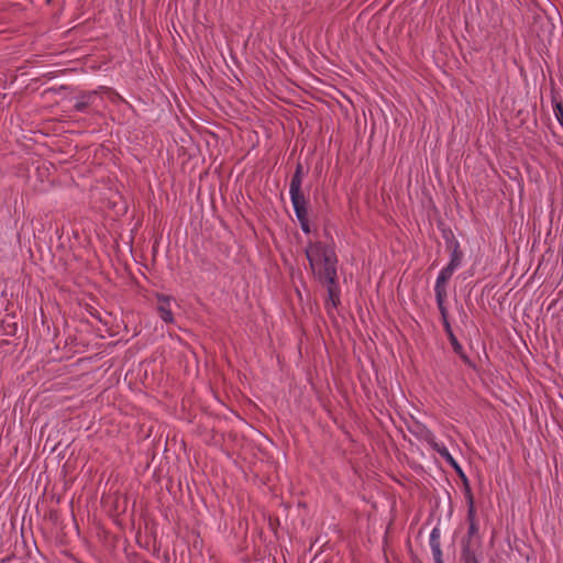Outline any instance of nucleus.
<instances>
[{"label":"nucleus","mask_w":563,"mask_h":563,"mask_svg":"<svg viewBox=\"0 0 563 563\" xmlns=\"http://www.w3.org/2000/svg\"><path fill=\"white\" fill-rule=\"evenodd\" d=\"M300 222V225H301V229L305 233H309L310 232V225H309V221L308 219H305V220H299Z\"/></svg>","instance_id":"412c9836"},{"label":"nucleus","mask_w":563,"mask_h":563,"mask_svg":"<svg viewBox=\"0 0 563 563\" xmlns=\"http://www.w3.org/2000/svg\"><path fill=\"white\" fill-rule=\"evenodd\" d=\"M444 329H445V332L448 333V336L450 339V342L452 344L454 352L457 353L459 355H461L465 361H467V357L463 355V347L459 343L456 336L454 335L449 321H445Z\"/></svg>","instance_id":"f8f14e48"},{"label":"nucleus","mask_w":563,"mask_h":563,"mask_svg":"<svg viewBox=\"0 0 563 563\" xmlns=\"http://www.w3.org/2000/svg\"><path fill=\"white\" fill-rule=\"evenodd\" d=\"M322 284L327 285V288H328L329 298H328V300L325 302L327 308L328 309L330 307L336 308L338 303L340 302V299H339V288H338V285H336V279L333 280V283H322Z\"/></svg>","instance_id":"6e6552de"},{"label":"nucleus","mask_w":563,"mask_h":563,"mask_svg":"<svg viewBox=\"0 0 563 563\" xmlns=\"http://www.w3.org/2000/svg\"><path fill=\"white\" fill-rule=\"evenodd\" d=\"M305 252L312 274L320 283H333L338 278V258L332 247L322 242H310Z\"/></svg>","instance_id":"f257e3e1"},{"label":"nucleus","mask_w":563,"mask_h":563,"mask_svg":"<svg viewBox=\"0 0 563 563\" xmlns=\"http://www.w3.org/2000/svg\"><path fill=\"white\" fill-rule=\"evenodd\" d=\"M428 442L433 448V450H435L451 465V467H453L456 471L459 476L464 482L465 487H468V483H467V478H466L465 474L463 473L462 468L456 463V461L453 459V456L450 454L448 449L445 446L437 443L433 438H429Z\"/></svg>","instance_id":"7ed1b4c3"},{"label":"nucleus","mask_w":563,"mask_h":563,"mask_svg":"<svg viewBox=\"0 0 563 563\" xmlns=\"http://www.w3.org/2000/svg\"><path fill=\"white\" fill-rule=\"evenodd\" d=\"M170 297L164 295L157 296V311L161 318L167 323H172L174 321L173 312L170 309Z\"/></svg>","instance_id":"423d86ee"},{"label":"nucleus","mask_w":563,"mask_h":563,"mask_svg":"<svg viewBox=\"0 0 563 563\" xmlns=\"http://www.w3.org/2000/svg\"><path fill=\"white\" fill-rule=\"evenodd\" d=\"M294 176H301L302 177V166L300 164L297 165L296 172Z\"/></svg>","instance_id":"4be33fe9"},{"label":"nucleus","mask_w":563,"mask_h":563,"mask_svg":"<svg viewBox=\"0 0 563 563\" xmlns=\"http://www.w3.org/2000/svg\"><path fill=\"white\" fill-rule=\"evenodd\" d=\"M431 549H432V553H433L435 563H443L442 551H441L440 544H435L434 547H431Z\"/></svg>","instance_id":"f3484780"},{"label":"nucleus","mask_w":563,"mask_h":563,"mask_svg":"<svg viewBox=\"0 0 563 563\" xmlns=\"http://www.w3.org/2000/svg\"><path fill=\"white\" fill-rule=\"evenodd\" d=\"M96 92H90V90H80L74 98L73 109L76 112H87L88 109L96 104Z\"/></svg>","instance_id":"20e7f679"},{"label":"nucleus","mask_w":563,"mask_h":563,"mask_svg":"<svg viewBox=\"0 0 563 563\" xmlns=\"http://www.w3.org/2000/svg\"><path fill=\"white\" fill-rule=\"evenodd\" d=\"M440 531L439 529L434 528L430 534V545L434 547L435 544H440Z\"/></svg>","instance_id":"a211bd4d"},{"label":"nucleus","mask_w":563,"mask_h":563,"mask_svg":"<svg viewBox=\"0 0 563 563\" xmlns=\"http://www.w3.org/2000/svg\"><path fill=\"white\" fill-rule=\"evenodd\" d=\"M445 298H446V296H442L441 299H437V303H438L439 310H440L442 319H443V324H445V321H448L446 309L444 307Z\"/></svg>","instance_id":"dca6fc26"},{"label":"nucleus","mask_w":563,"mask_h":563,"mask_svg":"<svg viewBox=\"0 0 563 563\" xmlns=\"http://www.w3.org/2000/svg\"><path fill=\"white\" fill-rule=\"evenodd\" d=\"M555 29L553 19L545 12L534 13L530 23V32L542 43H550Z\"/></svg>","instance_id":"f03ea898"},{"label":"nucleus","mask_w":563,"mask_h":563,"mask_svg":"<svg viewBox=\"0 0 563 563\" xmlns=\"http://www.w3.org/2000/svg\"><path fill=\"white\" fill-rule=\"evenodd\" d=\"M467 542H470L468 544L471 548H482L476 522H468L467 536L462 540V547H465Z\"/></svg>","instance_id":"0eeeda50"},{"label":"nucleus","mask_w":563,"mask_h":563,"mask_svg":"<svg viewBox=\"0 0 563 563\" xmlns=\"http://www.w3.org/2000/svg\"><path fill=\"white\" fill-rule=\"evenodd\" d=\"M465 490H466L467 503H468L467 520H468V522H476V519H475L476 511H475V507H474V498L471 493L470 486L465 487Z\"/></svg>","instance_id":"4468645a"},{"label":"nucleus","mask_w":563,"mask_h":563,"mask_svg":"<svg viewBox=\"0 0 563 563\" xmlns=\"http://www.w3.org/2000/svg\"><path fill=\"white\" fill-rule=\"evenodd\" d=\"M110 91V87H107V86H99L98 89L96 90H90V92H96V100L102 96V95H108Z\"/></svg>","instance_id":"6ab92c4d"},{"label":"nucleus","mask_w":563,"mask_h":563,"mask_svg":"<svg viewBox=\"0 0 563 563\" xmlns=\"http://www.w3.org/2000/svg\"><path fill=\"white\" fill-rule=\"evenodd\" d=\"M291 203L294 206L298 220L308 219L307 200L305 196L291 198Z\"/></svg>","instance_id":"9d476101"},{"label":"nucleus","mask_w":563,"mask_h":563,"mask_svg":"<svg viewBox=\"0 0 563 563\" xmlns=\"http://www.w3.org/2000/svg\"><path fill=\"white\" fill-rule=\"evenodd\" d=\"M107 96L112 102H118L122 100L121 96L112 88H110V91Z\"/></svg>","instance_id":"aec40b11"},{"label":"nucleus","mask_w":563,"mask_h":563,"mask_svg":"<svg viewBox=\"0 0 563 563\" xmlns=\"http://www.w3.org/2000/svg\"><path fill=\"white\" fill-rule=\"evenodd\" d=\"M470 542L462 547V560L464 563H479L478 554L482 548H471Z\"/></svg>","instance_id":"9b49d317"},{"label":"nucleus","mask_w":563,"mask_h":563,"mask_svg":"<svg viewBox=\"0 0 563 563\" xmlns=\"http://www.w3.org/2000/svg\"><path fill=\"white\" fill-rule=\"evenodd\" d=\"M453 273L454 271L448 266L440 272L434 287L437 299H441L442 296H446V283L452 277Z\"/></svg>","instance_id":"39448f33"},{"label":"nucleus","mask_w":563,"mask_h":563,"mask_svg":"<svg viewBox=\"0 0 563 563\" xmlns=\"http://www.w3.org/2000/svg\"><path fill=\"white\" fill-rule=\"evenodd\" d=\"M462 256L463 254L460 251L459 245H456L452 252L451 261L448 264V267L451 268L452 271H455L461 265Z\"/></svg>","instance_id":"2eb2a0df"},{"label":"nucleus","mask_w":563,"mask_h":563,"mask_svg":"<svg viewBox=\"0 0 563 563\" xmlns=\"http://www.w3.org/2000/svg\"><path fill=\"white\" fill-rule=\"evenodd\" d=\"M301 176H292L289 187L290 198L305 196L303 192L301 191Z\"/></svg>","instance_id":"ddd939ff"},{"label":"nucleus","mask_w":563,"mask_h":563,"mask_svg":"<svg viewBox=\"0 0 563 563\" xmlns=\"http://www.w3.org/2000/svg\"><path fill=\"white\" fill-rule=\"evenodd\" d=\"M551 101L553 104L554 114L560 124L563 126V101L560 93L553 87L551 89Z\"/></svg>","instance_id":"1a4fd4ad"}]
</instances>
